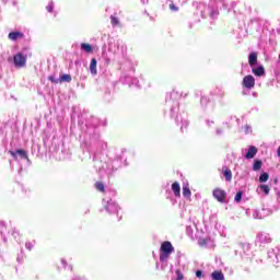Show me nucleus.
<instances>
[{
    "label": "nucleus",
    "instance_id": "f257e3e1",
    "mask_svg": "<svg viewBox=\"0 0 280 280\" xmlns=\"http://www.w3.org/2000/svg\"><path fill=\"white\" fill-rule=\"evenodd\" d=\"M172 253H174V245H172V242H163L160 247V261H167Z\"/></svg>",
    "mask_w": 280,
    "mask_h": 280
},
{
    "label": "nucleus",
    "instance_id": "f03ea898",
    "mask_svg": "<svg viewBox=\"0 0 280 280\" xmlns=\"http://www.w3.org/2000/svg\"><path fill=\"white\" fill-rule=\"evenodd\" d=\"M13 62L15 67L23 68L25 65H27V56L19 52L13 57Z\"/></svg>",
    "mask_w": 280,
    "mask_h": 280
},
{
    "label": "nucleus",
    "instance_id": "7ed1b4c3",
    "mask_svg": "<svg viewBox=\"0 0 280 280\" xmlns=\"http://www.w3.org/2000/svg\"><path fill=\"white\" fill-rule=\"evenodd\" d=\"M212 196L218 202H226V191L222 188H215Z\"/></svg>",
    "mask_w": 280,
    "mask_h": 280
},
{
    "label": "nucleus",
    "instance_id": "20e7f679",
    "mask_svg": "<svg viewBox=\"0 0 280 280\" xmlns=\"http://www.w3.org/2000/svg\"><path fill=\"white\" fill-rule=\"evenodd\" d=\"M243 86L245 89H254L255 88V77L248 74L243 78Z\"/></svg>",
    "mask_w": 280,
    "mask_h": 280
},
{
    "label": "nucleus",
    "instance_id": "39448f33",
    "mask_svg": "<svg viewBox=\"0 0 280 280\" xmlns=\"http://www.w3.org/2000/svg\"><path fill=\"white\" fill-rule=\"evenodd\" d=\"M9 40H20L21 38H25V35L23 34V32H11L8 35Z\"/></svg>",
    "mask_w": 280,
    "mask_h": 280
},
{
    "label": "nucleus",
    "instance_id": "423d86ee",
    "mask_svg": "<svg viewBox=\"0 0 280 280\" xmlns=\"http://www.w3.org/2000/svg\"><path fill=\"white\" fill-rule=\"evenodd\" d=\"M10 154L11 156H13V159H16V154H20L22 159H27V151L23 149H18L16 151H10Z\"/></svg>",
    "mask_w": 280,
    "mask_h": 280
},
{
    "label": "nucleus",
    "instance_id": "0eeeda50",
    "mask_svg": "<svg viewBox=\"0 0 280 280\" xmlns=\"http://www.w3.org/2000/svg\"><path fill=\"white\" fill-rule=\"evenodd\" d=\"M252 72L254 73V75H257L258 78H261V75H266V69L264 68V66L253 68Z\"/></svg>",
    "mask_w": 280,
    "mask_h": 280
},
{
    "label": "nucleus",
    "instance_id": "6e6552de",
    "mask_svg": "<svg viewBox=\"0 0 280 280\" xmlns=\"http://www.w3.org/2000/svg\"><path fill=\"white\" fill-rule=\"evenodd\" d=\"M257 147H249L247 153L245 154V159H255V156L257 155Z\"/></svg>",
    "mask_w": 280,
    "mask_h": 280
},
{
    "label": "nucleus",
    "instance_id": "1a4fd4ad",
    "mask_svg": "<svg viewBox=\"0 0 280 280\" xmlns=\"http://www.w3.org/2000/svg\"><path fill=\"white\" fill-rule=\"evenodd\" d=\"M222 174L228 183H231L233 180V172L229 168H223Z\"/></svg>",
    "mask_w": 280,
    "mask_h": 280
},
{
    "label": "nucleus",
    "instance_id": "9d476101",
    "mask_svg": "<svg viewBox=\"0 0 280 280\" xmlns=\"http://www.w3.org/2000/svg\"><path fill=\"white\" fill-rule=\"evenodd\" d=\"M172 191L176 198H180V184L178 182L172 184Z\"/></svg>",
    "mask_w": 280,
    "mask_h": 280
},
{
    "label": "nucleus",
    "instance_id": "9b49d317",
    "mask_svg": "<svg viewBox=\"0 0 280 280\" xmlns=\"http://www.w3.org/2000/svg\"><path fill=\"white\" fill-rule=\"evenodd\" d=\"M90 71L92 75H97V59L93 58L90 63Z\"/></svg>",
    "mask_w": 280,
    "mask_h": 280
},
{
    "label": "nucleus",
    "instance_id": "f8f14e48",
    "mask_svg": "<svg viewBox=\"0 0 280 280\" xmlns=\"http://www.w3.org/2000/svg\"><path fill=\"white\" fill-rule=\"evenodd\" d=\"M248 62L250 67H255L257 65V52H250L248 56Z\"/></svg>",
    "mask_w": 280,
    "mask_h": 280
},
{
    "label": "nucleus",
    "instance_id": "ddd939ff",
    "mask_svg": "<svg viewBox=\"0 0 280 280\" xmlns=\"http://www.w3.org/2000/svg\"><path fill=\"white\" fill-rule=\"evenodd\" d=\"M211 279L212 280H224V273L222 271L215 270L211 273Z\"/></svg>",
    "mask_w": 280,
    "mask_h": 280
},
{
    "label": "nucleus",
    "instance_id": "4468645a",
    "mask_svg": "<svg viewBox=\"0 0 280 280\" xmlns=\"http://www.w3.org/2000/svg\"><path fill=\"white\" fill-rule=\"evenodd\" d=\"M261 165H264L261 160H255L254 165H253V171L254 172H259V170H261Z\"/></svg>",
    "mask_w": 280,
    "mask_h": 280
},
{
    "label": "nucleus",
    "instance_id": "2eb2a0df",
    "mask_svg": "<svg viewBox=\"0 0 280 280\" xmlns=\"http://www.w3.org/2000/svg\"><path fill=\"white\" fill-rule=\"evenodd\" d=\"M94 187L97 191H101V194H104V191H106V188L104 187V183L102 182H96L94 184Z\"/></svg>",
    "mask_w": 280,
    "mask_h": 280
},
{
    "label": "nucleus",
    "instance_id": "dca6fc26",
    "mask_svg": "<svg viewBox=\"0 0 280 280\" xmlns=\"http://www.w3.org/2000/svg\"><path fill=\"white\" fill-rule=\"evenodd\" d=\"M81 49L86 51V54H91V51H93V46H91V44L83 43L81 44Z\"/></svg>",
    "mask_w": 280,
    "mask_h": 280
},
{
    "label": "nucleus",
    "instance_id": "f3484780",
    "mask_svg": "<svg viewBox=\"0 0 280 280\" xmlns=\"http://www.w3.org/2000/svg\"><path fill=\"white\" fill-rule=\"evenodd\" d=\"M183 196L184 198H191V189H189V186L183 187Z\"/></svg>",
    "mask_w": 280,
    "mask_h": 280
},
{
    "label": "nucleus",
    "instance_id": "a211bd4d",
    "mask_svg": "<svg viewBox=\"0 0 280 280\" xmlns=\"http://www.w3.org/2000/svg\"><path fill=\"white\" fill-rule=\"evenodd\" d=\"M59 82L60 83H62V82H71V74H62V75H60Z\"/></svg>",
    "mask_w": 280,
    "mask_h": 280
},
{
    "label": "nucleus",
    "instance_id": "6ab92c4d",
    "mask_svg": "<svg viewBox=\"0 0 280 280\" xmlns=\"http://www.w3.org/2000/svg\"><path fill=\"white\" fill-rule=\"evenodd\" d=\"M268 178H270V175L268 173H262L259 176V183H267Z\"/></svg>",
    "mask_w": 280,
    "mask_h": 280
},
{
    "label": "nucleus",
    "instance_id": "aec40b11",
    "mask_svg": "<svg viewBox=\"0 0 280 280\" xmlns=\"http://www.w3.org/2000/svg\"><path fill=\"white\" fill-rule=\"evenodd\" d=\"M260 189H261V191H264V194L266 196H268V194H270V187L268 185H261Z\"/></svg>",
    "mask_w": 280,
    "mask_h": 280
},
{
    "label": "nucleus",
    "instance_id": "412c9836",
    "mask_svg": "<svg viewBox=\"0 0 280 280\" xmlns=\"http://www.w3.org/2000/svg\"><path fill=\"white\" fill-rule=\"evenodd\" d=\"M199 246H207L209 244V238H199Z\"/></svg>",
    "mask_w": 280,
    "mask_h": 280
},
{
    "label": "nucleus",
    "instance_id": "4be33fe9",
    "mask_svg": "<svg viewBox=\"0 0 280 280\" xmlns=\"http://www.w3.org/2000/svg\"><path fill=\"white\" fill-rule=\"evenodd\" d=\"M110 23L112 25H119V19L117 16H110Z\"/></svg>",
    "mask_w": 280,
    "mask_h": 280
},
{
    "label": "nucleus",
    "instance_id": "5701e85b",
    "mask_svg": "<svg viewBox=\"0 0 280 280\" xmlns=\"http://www.w3.org/2000/svg\"><path fill=\"white\" fill-rule=\"evenodd\" d=\"M242 196H243V192L242 191H238L235 197H234V200L236 202H242Z\"/></svg>",
    "mask_w": 280,
    "mask_h": 280
},
{
    "label": "nucleus",
    "instance_id": "b1692460",
    "mask_svg": "<svg viewBox=\"0 0 280 280\" xmlns=\"http://www.w3.org/2000/svg\"><path fill=\"white\" fill-rule=\"evenodd\" d=\"M47 12H54V2H50L48 5H46Z\"/></svg>",
    "mask_w": 280,
    "mask_h": 280
},
{
    "label": "nucleus",
    "instance_id": "393cba45",
    "mask_svg": "<svg viewBox=\"0 0 280 280\" xmlns=\"http://www.w3.org/2000/svg\"><path fill=\"white\" fill-rule=\"evenodd\" d=\"M176 275H177L176 280H183V279H185V277L183 276V272H180V270H176Z\"/></svg>",
    "mask_w": 280,
    "mask_h": 280
},
{
    "label": "nucleus",
    "instance_id": "a878e982",
    "mask_svg": "<svg viewBox=\"0 0 280 280\" xmlns=\"http://www.w3.org/2000/svg\"><path fill=\"white\" fill-rule=\"evenodd\" d=\"M170 10H172L173 12H178V7L174 5V3L172 2L170 4Z\"/></svg>",
    "mask_w": 280,
    "mask_h": 280
},
{
    "label": "nucleus",
    "instance_id": "bb28decb",
    "mask_svg": "<svg viewBox=\"0 0 280 280\" xmlns=\"http://www.w3.org/2000/svg\"><path fill=\"white\" fill-rule=\"evenodd\" d=\"M48 80L54 84H58V80L54 79V77H48Z\"/></svg>",
    "mask_w": 280,
    "mask_h": 280
},
{
    "label": "nucleus",
    "instance_id": "cd10ccee",
    "mask_svg": "<svg viewBox=\"0 0 280 280\" xmlns=\"http://www.w3.org/2000/svg\"><path fill=\"white\" fill-rule=\"evenodd\" d=\"M196 277H197L198 279H200V277H202V271L197 270V271H196Z\"/></svg>",
    "mask_w": 280,
    "mask_h": 280
},
{
    "label": "nucleus",
    "instance_id": "c85d7f7f",
    "mask_svg": "<svg viewBox=\"0 0 280 280\" xmlns=\"http://www.w3.org/2000/svg\"><path fill=\"white\" fill-rule=\"evenodd\" d=\"M26 248H28V250H32V243H26Z\"/></svg>",
    "mask_w": 280,
    "mask_h": 280
}]
</instances>
